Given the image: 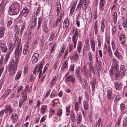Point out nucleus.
<instances>
[{
  "label": "nucleus",
  "instance_id": "f257e3e1",
  "mask_svg": "<svg viewBox=\"0 0 127 127\" xmlns=\"http://www.w3.org/2000/svg\"><path fill=\"white\" fill-rule=\"evenodd\" d=\"M112 60L113 66H111L110 71L112 76L114 75V78L116 79H118L120 75L121 77L124 76L126 71L124 66L121 65L119 71V66L115 58H113Z\"/></svg>",
  "mask_w": 127,
  "mask_h": 127
},
{
  "label": "nucleus",
  "instance_id": "f03ea898",
  "mask_svg": "<svg viewBox=\"0 0 127 127\" xmlns=\"http://www.w3.org/2000/svg\"><path fill=\"white\" fill-rule=\"evenodd\" d=\"M22 48L21 47L20 50L15 49V62L14 59H12L8 71L10 72V75H12L15 73L17 69V65L18 63L19 59L18 57L21 53Z\"/></svg>",
  "mask_w": 127,
  "mask_h": 127
},
{
  "label": "nucleus",
  "instance_id": "7ed1b4c3",
  "mask_svg": "<svg viewBox=\"0 0 127 127\" xmlns=\"http://www.w3.org/2000/svg\"><path fill=\"white\" fill-rule=\"evenodd\" d=\"M20 4L17 2L14 3L10 7L9 13L11 15L17 14L19 12Z\"/></svg>",
  "mask_w": 127,
  "mask_h": 127
},
{
  "label": "nucleus",
  "instance_id": "20e7f679",
  "mask_svg": "<svg viewBox=\"0 0 127 127\" xmlns=\"http://www.w3.org/2000/svg\"><path fill=\"white\" fill-rule=\"evenodd\" d=\"M88 4V1L86 0H80L77 5L76 10L77 11L80 10L81 8L84 10L86 9Z\"/></svg>",
  "mask_w": 127,
  "mask_h": 127
},
{
  "label": "nucleus",
  "instance_id": "39448f33",
  "mask_svg": "<svg viewBox=\"0 0 127 127\" xmlns=\"http://www.w3.org/2000/svg\"><path fill=\"white\" fill-rule=\"evenodd\" d=\"M24 24H22V25H20L18 28V26L17 25H15L14 28V31H16L17 29V30L15 33V35L18 36L19 33V35L20 36H21L22 34L23 31L24 29Z\"/></svg>",
  "mask_w": 127,
  "mask_h": 127
},
{
  "label": "nucleus",
  "instance_id": "423d86ee",
  "mask_svg": "<svg viewBox=\"0 0 127 127\" xmlns=\"http://www.w3.org/2000/svg\"><path fill=\"white\" fill-rule=\"evenodd\" d=\"M78 98V101H76L74 102L75 109L76 112L79 110V108H80V105L81 104L82 99V98L80 96H79Z\"/></svg>",
  "mask_w": 127,
  "mask_h": 127
},
{
  "label": "nucleus",
  "instance_id": "0eeeda50",
  "mask_svg": "<svg viewBox=\"0 0 127 127\" xmlns=\"http://www.w3.org/2000/svg\"><path fill=\"white\" fill-rule=\"evenodd\" d=\"M115 79L114 87L116 90L119 91L121 89V86L122 85L121 84V83L119 80H118L117 79Z\"/></svg>",
  "mask_w": 127,
  "mask_h": 127
},
{
  "label": "nucleus",
  "instance_id": "6e6552de",
  "mask_svg": "<svg viewBox=\"0 0 127 127\" xmlns=\"http://www.w3.org/2000/svg\"><path fill=\"white\" fill-rule=\"evenodd\" d=\"M7 3V1L2 0L0 5V13H2L4 12V9Z\"/></svg>",
  "mask_w": 127,
  "mask_h": 127
},
{
  "label": "nucleus",
  "instance_id": "1a4fd4ad",
  "mask_svg": "<svg viewBox=\"0 0 127 127\" xmlns=\"http://www.w3.org/2000/svg\"><path fill=\"white\" fill-rule=\"evenodd\" d=\"M39 56V54L37 53H34L33 55L32 58L33 64H35L38 61Z\"/></svg>",
  "mask_w": 127,
  "mask_h": 127
},
{
  "label": "nucleus",
  "instance_id": "9d476101",
  "mask_svg": "<svg viewBox=\"0 0 127 127\" xmlns=\"http://www.w3.org/2000/svg\"><path fill=\"white\" fill-rule=\"evenodd\" d=\"M65 80L67 81H71L74 84L75 82V78L73 75H70L68 76Z\"/></svg>",
  "mask_w": 127,
  "mask_h": 127
},
{
  "label": "nucleus",
  "instance_id": "9b49d317",
  "mask_svg": "<svg viewBox=\"0 0 127 127\" xmlns=\"http://www.w3.org/2000/svg\"><path fill=\"white\" fill-rule=\"evenodd\" d=\"M107 95L108 99L110 100L111 99H113L114 97V95L113 94L112 91L109 89L107 91Z\"/></svg>",
  "mask_w": 127,
  "mask_h": 127
},
{
  "label": "nucleus",
  "instance_id": "f8f14e48",
  "mask_svg": "<svg viewBox=\"0 0 127 127\" xmlns=\"http://www.w3.org/2000/svg\"><path fill=\"white\" fill-rule=\"evenodd\" d=\"M0 48L2 51L3 52H5L7 49V47L6 45L1 43H0Z\"/></svg>",
  "mask_w": 127,
  "mask_h": 127
},
{
  "label": "nucleus",
  "instance_id": "ddd939ff",
  "mask_svg": "<svg viewBox=\"0 0 127 127\" xmlns=\"http://www.w3.org/2000/svg\"><path fill=\"white\" fill-rule=\"evenodd\" d=\"M29 9L26 7L24 8L22 11V15L24 16H27L29 13Z\"/></svg>",
  "mask_w": 127,
  "mask_h": 127
},
{
  "label": "nucleus",
  "instance_id": "4468645a",
  "mask_svg": "<svg viewBox=\"0 0 127 127\" xmlns=\"http://www.w3.org/2000/svg\"><path fill=\"white\" fill-rule=\"evenodd\" d=\"M5 30L4 26L2 25L0 27V38H1L4 34V31Z\"/></svg>",
  "mask_w": 127,
  "mask_h": 127
},
{
  "label": "nucleus",
  "instance_id": "2eb2a0df",
  "mask_svg": "<svg viewBox=\"0 0 127 127\" xmlns=\"http://www.w3.org/2000/svg\"><path fill=\"white\" fill-rule=\"evenodd\" d=\"M96 83V81L95 79L94 78H93L92 81L91 82L92 86V90L93 91H94L95 90L94 89L95 87Z\"/></svg>",
  "mask_w": 127,
  "mask_h": 127
},
{
  "label": "nucleus",
  "instance_id": "dca6fc26",
  "mask_svg": "<svg viewBox=\"0 0 127 127\" xmlns=\"http://www.w3.org/2000/svg\"><path fill=\"white\" fill-rule=\"evenodd\" d=\"M78 42L77 47V52L80 53L82 49V43L80 41H78Z\"/></svg>",
  "mask_w": 127,
  "mask_h": 127
},
{
  "label": "nucleus",
  "instance_id": "f3484780",
  "mask_svg": "<svg viewBox=\"0 0 127 127\" xmlns=\"http://www.w3.org/2000/svg\"><path fill=\"white\" fill-rule=\"evenodd\" d=\"M76 118H77V124H80L82 118L81 114L80 113H78L77 115Z\"/></svg>",
  "mask_w": 127,
  "mask_h": 127
},
{
  "label": "nucleus",
  "instance_id": "a211bd4d",
  "mask_svg": "<svg viewBox=\"0 0 127 127\" xmlns=\"http://www.w3.org/2000/svg\"><path fill=\"white\" fill-rule=\"evenodd\" d=\"M71 59L74 61H77L78 60V58L79 57V56L77 53L76 52L75 53L73 56H71Z\"/></svg>",
  "mask_w": 127,
  "mask_h": 127
},
{
  "label": "nucleus",
  "instance_id": "6ab92c4d",
  "mask_svg": "<svg viewBox=\"0 0 127 127\" xmlns=\"http://www.w3.org/2000/svg\"><path fill=\"white\" fill-rule=\"evenodd\" d=\"M11 118L13 119L12 122H14L16 121L18 119V116L17 114L13 113L12 115Z\"/></svg>",
  "mask_w": 127,
  "mask_h": 127
},
{
  "label": "nucleus",
  "instance_id": "aec40b11",
  "mask_svg": "<svg viewBox=\"0 0 127 127\" xmlns=\"http://www.w3.org/2000/svg\"><path fill=\"white\" fill-rule=\"evenodd\" d=\"M43 31L47 32L48 31V28L47 27V23L46 22V21H44V24L43 25Z\"/></svg>",
  "mask_w": 127,
  "mask_h": 127
},
{
  "label": "nucleus",
  "instance_id": "412c9836",
  "mask_svg": "<svg viewBox=\"0 0 127 127\" xmlns=\"http://www.w3.org/2000/svg\"><path fill=\"white\" fill-rule=\"evenodd\" d=\"M90 43H91V46L92 49L93 51H94L95 50V43L93 39L90 40Z\"/></svg>",
  "mask_w": 127,
  "mask_h": 127
},
{
  "label": "nucleus",
  "instance_id": "4be33fe9",
  "mask_svg": "<svg viewBox=\"0 0 127 127\" xmlns=\"http://www.w3.org/2000/svg\"><path fill=\"white\" fill-rule=\"evenodd\" d=\"M78 80L82 85L85 86L86 85V79H85L82 78L81 79V77H80L78 78Z\"/></svg>",
  "mask_w": 127,
  "mask_h": 127
},
{
  "label": "nucleus",
  "instance_id": "5701e85b",
  "mask_svg": "<svg viewBox=\"0 0 127 127\" xmlns=\"http://www.w3.org/2000/svg\"><path fill=\"white\" fill-rule=\"evenodd\" d=\"M43 63L41 62L40 63L38 68V72H40V73L39 74V75L40 76L42 72V68L43 67Z\"/></svg>",
  "mask_w": 127,
  "mask_h": 127
},
{
  "label": "nucleus",
  "instance_id": "b1692460",
  "mask_svg": "<svg viewBox=\"0 0 127 127\" xmlns=\"http://www.w3.org/2000/svg\"><path fill=\"white\" fill-rule=\"evenodd\" d=\"M75 6L76 5L75 4H73V5L72 6L70 9V14H69L70 16H71L72 15V14L75 10Z\"/></svg>",
  "mask_w": 127,
  "mask_h": 127
},
{
  "label": "nucleus",
  "instance_id": "393cba45",
  "mask_svg": "<svg viewBox=\"0 0 127 127\" xmlns=\"http://www.w3.org/2000/svg\"><path fill=\"white\" fill-rule=\"evenodd\" d=\"M84 108L85 110L86 111L88 110L89 107L88 101L86 100V101L83 103Z\"/></svg>",
  "mask_w": 127,
  "mask_h": 127
},
{
  "label": "nucleus",
  "instance_id": "a878e982",
  "mask_svg": "<svg viewBox=\"0 0 127 127\" xmlns=\"http://www.w3.org/2000/svg\"><path fill=\"white\" fill-rule=\"evenodd\" d=\"M68 65V62L67 60H65L64 62V63L63 64L62 67V69L64 71V68L66 67Z\"/></svg>",
  "mask_w": 127,
  "mask_h": 127
},
{
  "label": "nucleus",
  "instance_id": "bb28decb",
  "mask_svg": "<svg viewBox=\"0 0 127 127\" xmlns=\"http://www.w3.org/2000/svg\"><path fill=\"white\" fill-rule=\"evenodd\" d=\"M29 45H26L23 52V53L24 55H26L27 54L28 50V48Z\"/></svg>",
  "mask_w": 127,
  "mask_h": 127
},
{
  "label": "nucleus",
  "instance_id": "cd10ccee",
  "mask_svg": "<svg viewBox=\"0 0 127 127\" xmlns=\"http://www.w3.org/2000/svg\"><path fill=\"white\" fill-rule=\"evenodd\" d=\"M47 109V107L45 105L42 106L41 108V111L42 114H43L46 111Z\"/></svg>",
  "mask_w": 127,
  "mask_h": 127
},
{
  "label": "nucleus",
  "instance_id": "c85d7f7f",
  "mask_svg": "<svg viewBox=\"0 0 127 127\" xmlns=\"http://www.w3.org/2000/svg\"><path fill=\"white\" fill-rule=\"evenodd\" d=\"M14 45H13V44H10L9 47V50L7 53H10L14 49Z\"/></svg>",
  "mask_w": 127,
  "mask_h": 127
},
{
  "label": "nucleus",
  "instance_id": "c756f323",
  "mask_svg": "<svg viewBox=\"0 0 127 127\" xmlns=\"http://www.w3.org/2000/svg\"><path fill=\"white\" fill-rule=\"evenodd\" d=\"M10 54V53H7L4 61L5 64H6L9 58V56Z\"/></svg>",
  "mask_w": 127,
  "mask_h": 127
},
{
  "label": "nucleus",
  "instance_id": "7c9ffc66",
  "mask_svg": "<svg viewBox=\"0 0 127 127\" xmlns=\"http://www.w3.org/2000/svg\"><path fill=\"white\" fill-rule=\"evenodd\" d=\"M71 121L73 122L76 121L75 115L74 113H72L70 115Z\"/></svg>",
  "mask_w": 127,
  "mask_h": 127
},
{
  "label": "nucleus",
  "instance_id": "2f4dec72",
  "mask_svg": "<svg viewBox=\"0 0 127 127\" xmlns=\"http://www.w3.org/2000/svg\"><path fill=\"white\" fill-rule=\"evenodd\" d=\"M117 13L116 12L114 13L113 14V20L114 21V23H115L117 22Z\"/></svg>",
  "mask_w": 127,
  "mask_h": 127
},
{
  "label": "nucleus",
  "instance_id": "473e14b6",
  "mask_svg": "<svg viewBox=\"0 0 127 127\" xmlns=\"http://www.w3.org/2000/svg\"><path fill=\"white\" fill-rule=\"evenodd\" d=\"M21 73L22 72L20 71H19L17 72L15 78V79L16 80H17L19 79L21 75Z\"/></svg>",
  "mask_w": 127,
  "mask_h": 127
},
{
  "label": "nucleus",
  "instance_id": "72a5a7b5",
  "mask_svg": "<svg viewBox=\"0 0 127 127\" xmlns=\"http://www.w3.org/2000/svg\"><path fill=\"white\" fill-rule=\"evenodd\" d=\"M64 23L65 24V27L67 28L69 24L68 19L67 18H66L64 22Z\"/></svg>",
  "mask_w": 127,
  "mask_h": 127
},
{
  "label": "nucleus",
  "instance_id": "f704fd0d",
  "mask_svg": "<svg viewBox=\"0 0 127 127\" xmlns=\"http://www.w3.org/2000/svg\"><path fill=\"white\" fill-rule=\"evenodd\" d=\"M105 27V25L104 23L103 20H102L101 21V29L102 32H103L104 31V27Z\"/></svg>",
  "mask_w": 127,
  "mask_h": 127
},
{
  "label": "nucleus",
  "instance_id": "c9c22d12",
  "mask_svg": "<svg viewBox=\"0 0 127 127\" xmlns=\"http://www.w3.org/2000/svg\"><path fill=\"white\" fill-rule=\"evenodd\" d=\"M56 7L57 8L56 10H57L58 12L59 11H60L61 9V5L59 2L57 3L56 5Z\"/></svg>",
  "mask_w": 127,
  "mask_h": 127
},
{
  "label": "nucleus",
  "instance_id": "e433bc0d",
  "mask_svg": "<svg viewBox=\"0 0 127 127\" xmlns=\"http://www.w3.org/2000/svg\"><path fill=\"white\" fill-rule=\"evenodd\" d=\"M101 66V63L100 61L96 63L95 65V66L96 67V68H97L98 69H100Z\"/></svg>",
  "mask_w": 127,
  "mask_h": 127
},
{
  "label": "nucleus",
  "instance_id": "4c0bfd02",
  "mask_svg": "<svg viewBox=\"0 0 127 127\" xmlns=\"http://www.w3.org/2000/svg\"><path fill=\"white\" fill-rule=\"evenodd\" d=\"M108 53L109 54V56L111 57L112 55V51L110 47V46L109 45L107 48Z\"/></svg>",
  "mask_w": 127,
  "mask_h": 127
},
{
  "label": "nucleus",
  "instance_id": "58836bf2",
  "mask_svg": "<svg viewBox=\"0 0 127 127\" xmlns=\"http://www.w3.org/2000/svg\"><path fill=\"white\" fill-rule=\"evenodd\" d=\"M55 46L56 44H53L52 46H51V48L50 52L49 53V55L50 56L51 55L52 53L53 52Z\"/></svg>",
  "mask_w": 127,
  "mask_h": 127
},
{
  "label": "nucleus",
  "instance_id": "ea45409f",
  "mask_svg": "<svg viewBox=\"0 0 127 127\" xmlns=\"http://www.w3.org/2000/svg\"><path fill=\"white\" fill-rule=\"evenodd\" d=\"M11 90L10 89H8L6 92L5 93L4 96L6 97L9 94L11 93Z\"/></svg>",
  "mask_w": 127,
  "mask_h": 127
},
{
  "label": "nucleus",
  "instance_id": "a19ab883",
  "mask_svg": "<svg viewBox=\"0 0 127 127\" xmlns=\"http://www.w3.org/2000/svg\"><path fill=\"white\" fill-rule=\"evenodd\" d=\"M72 40L73 43V48H75L76 45L77 40L76 38H72Z\"/></svg>",
  "mask_w": 127,
  "mask_h": 127
},
{
  "label": "nucleus",
  "instance_id": "79ce46f5",
  "mask_svg": "<svg viewBox=\"0 0 127 127\" xmlns=\"http://www.w3.org/2000/svg\"><path fill=\"white\" fill-rule=\"evenodd\" d=\"M92 63L91 62H88V64L89 67L88 69H93L94 66L92 65Z\"/></svg>",
  "mask_w": 127,
  "mask_h": 127
},
{
  "label": "nucleus",
  "instance_id": "37998d69",
  "mask_svg": "<svg viewBox=\"0 0 127 127\" xmlns=\"http://www.w3.org/2000/svg\"><path fill=\"white\" fill-rule=\"evenodd\" d=\"M58 64V60H57L54 63L53 66V69L55 70H56Z\"/></svg>",
  "mask_w": 127,
  "mask_h": 127
},
{
  "label": "nucleus",
  "instance_id": "c03bdc74",
  "mask_svg": "<svg viewBox=\"0 0 127 127\" xmlns=\"http://www.w3.org/2000/svg\"><path fill=\"white\" fill-rule=\"evenodd\" d=\"M121 98V96L120 95H117L115 97L114 100L115 102H117Z\"/></svg>",
  "mask_w": 127,
  "mask_h": 127
},
{
  "label": "nucleus",
  "instance_id": "a18cd8bd",
  "mask_svg": "<svg viewBox=\"0 0 127 127\" xmlns=\"http://www.w3.org/2000/svg\"><path fill=\"white\" fill-rule=\"evenodd\" d=\"M69 49V52H70L72 50L75 48H73V46L72 44L70 43L69 44L68 46Z\"/></svg>",
  "mask_w": 127,
  "mask_h": 127
},
{
  "label": "nucleus",
  "instance_id": "49530a36",
  "mask_svg": "<svg viewBox=\"0 0 127 127\" xmlns=\"http://www.w3.org/2000/svg\"><path fill=\"white\" fill-rule=\"evenodd\" d=\"M42 20V18L41 17L39 18L38 20L37 29H39V28L40 27L41 25V23Z\"/></svg>",
  "mask_w": 127,
  "mask_h": 127
},
{
  "label": "nucleus",
  "instance_id": "de8ad7c7",
  "mask_svg": "<svg viewBox=\"0 0 127 127\" xmlns=\"http://www.w3.org/2000/svg\"><path fill=\"white\" fill-rule=\"evenodd\" d=\"M125 107L124 104L123 103H121L120 105V109L122 111H123L125 110Z\"/></svg>",
  "mask_w": 127,
  "mask_h": 127
},
{
  "label": "nucleus",
  "instance_id": "09e8293b",
  "mask_svg": "<svg viewBox=\"0 0 127 127\" xmlns=\"http://www.w3.org/2000/svg\"><path fill=\"white\" fill-rule=\"evenodd\" d=\"M74 64H73L71 65L70 67L69 70V71H73L74 70Z\"/></svg>",
  "mask_w": 127,
  "mask_h": 127
},
{
  "label": "nucleus",
  "instance_id": "8fccbe9b",
  "mask_svg": "<svg viewBox=\"0 0 127 127\" xmlns=\"http://www.w3.org/2000/svg\"><path fill=\"white\" fill-rule=\"evenodd\" d=\"M62 110L61 109H60L59 110L57 111V115L59 117H60L62 114Z\"/></svg>",
  "mask_w": 127,
  "mask_h": 127
},
{
  "label": "nucleus",
  "instance_id": "3c124183",
  "mask_svg": "<svg viewBox=\"0 0 127 127\" xmlns=\"http://www.w3.org/2000/svg\"><path fill=\"white\" fill-rule=\"evenodd\" d=\"M89 76L90 79L91 78L92 74L91 73H93L94 74L93 69H89Z\"/></svg>",
  "mask_w": 127,
  "mask_h": 127
},
{
  "label": "nucleus",
  "instance_id": "603ef678",
  "mask_svg": "<svg viewBox=\"0 0 127 127\" xmlns=\"http://www.w3.org/2000/svg\"><path fill=\"white\" fill-rule=\"evenodd\" d=\"M102 119L101 118H99L97 122V124L99 125V126L100 127L102 126Z\"/></svg>",
  "mask_w": 127,
  "mask_h": 127
},
{
  "label": "nucleus",
  "instance_id": "864d4df0",
  "mask_svg": "<svg viewBox=\"0 0 127 127\" xmlns=\"http://www.w3.org/2000/svg\"><path fill=\"white\" fill-rule=\"evenodd\" d=\"M55 34L54 32H53L51 34L49 38V40L51 41H52L53 40L54 38V35Z\"/></svg>",
  "mask_w": 127,
  "mask_h": 127
},
{
  "label": "nucleus",
  "instance_id": "5fc2aeb1",
  "mask_svg": "<svg viewBox=\"0 0 127 127\" xmlns=\"http://www.w3.org/2000/svg\"><path fill=\"white\" fill-rule=\"evenodd\" d=\"M56 95V93L55 92V91H53L52 92V93L51 94L50 97V98H53L54 97H55Z\"/></svg>",
  "mask_w": 127,
  "mask_h": 127
},
{
  "label": "nucleus",
  "instance_id": "6e6d98bb",
  "mask_svg": "<svg viewBox=\"0 0 127 127\" xmlns=\"http://www.w3.org/2000/svg\"><path fill=\"white\" fill-rule=\"evenodd\" d=\"M6 110H8V111L11 110L12 109L11 105L10 104L6 106Z\"/></svg>",
  "mask_w": 127,
  "mask_h": 127
},
{
  "label": "nucleus",
  "instance_id": "4d7b16f0",
  "mask_svg": "<svg viewBox=\"0 0 127 127\" xmlns=\"http://www.w3.org/2000/svg\"><path fill=\"white\" fill-rule=\"evenodd\" d=\"M56 76L54 77L52 80V81L50 83L51 86L53 85L54 83L56 81Z\"/></svg>",
  "mask_w": 127,
  "mask_h": 127
},
{
  "label": "nucleus",
  "instance_id": "13d9d810",
  "mask_svg": "<svg viewBox=\"0 0 127 127\" xmlns=\"http://www.w3.org/2000/svg\"><path fill=\"white\" fill-rule=\"evenodd\" d=\"M88 58L89 61L90 62H91L93 63V61L92 59V55H91V53L90 52H89L88 54Z\"/></svg>",
  "mask_w": 127,
  "mask_h": 127
},
{
  "label": "nucleus",
  "instance_id": "bf43d9fd",
  "mask_svg": "<svg viewBox=\"0 0 127 127\" xmlns=\"http://www.w3.org/2000/svg\"><path fill=\"white\" fill-rule=\"evenodd\" d=\"M104 5L99 4V8L100 11H102L104 9Z\"/></svg>",
  "mask_w": 127,
  "mask_h": 127
},
{
  "label": "nucleus",
  "instance_id": "052dcab7",
  "mask_svg": "<svg viewBox=\"0 0 127 127\" xmlns=\"http://www.w3.org/2000/svg\"><path fill=\"white\" fill-rule=\"evenodd\" d=\"M44 40V36L42 35V38L40 40V45L41 46H42L43 44V41Z\"/></svg>",
  "mask_w": 127,
  "mask_h": 127
},
{
  "label": "nucleus",
  "instance_id": "680f3d73",
  "mask_svg": "<svg viewBox=\"0 0 127 127\" xmlns=\"http://www.w3.org/2000/svg\"><path fill=\"white\" fill-rule=\"evenodd\" d=\"M88 74L89 73H88L87 71L83 73V75L84 77L88 79H89Z\"/></svg>",
  "mask_w": 127,
  "mask_h": 127
},
{
  "label": "nucleus",
  "instance_id": "e2e57ef3",
  "mask_svg": "<svg viewBox=\"0 0 127 127\" xmlns=\"http://www.w3.org/2000/svg\"><path fill=\"white\" fill-rule=\"evenodd\" d=\"M80 70V66L77 67V68L75 70L76 73H77V75H78L80 74L79 72Z\"/></svg>",
  "mask_w": 127,
  "mask_h": 127
},
{
  "label": "nucleus",
  "instance_id": "0e129e2a",
  "mask_svg": "<svg viewBox=\"0 0 127 127\" xmlns=\"http://www.w3.org/2000/svg\"><path fill=\"white\" fill-rule=\"evenodd\" d=\"M127 19H126L125 20H124L123 22L122 25V26L124 27H126V25L127 24Z\"/></svg>",
  "mask_w": 127,
  "mask_h": 127
},
{
  "label": "nucleus",
  "instance_id": "69168bd1",
  "mask_svg": "<svg viewBox=\"0 0 127 127\" xmlns=\"http://www.w3.org/2000/svg\"><path fill=\"white\" fill-rule=\"evenodd\" d=\"M124 35L123 34L121 33V34L119 36V40H121L124 39Z\"/></svg>",
  "mask_w": 127,
  "mask_h": 127
},
{
  "label": "nucleus",
  "instance_id": "338daca9",
  "mask_svg": "<svg viewBox=\"0 0 127 127\" xmlns=\"http://www.w3.org/2000/svg\"><path fill=\"white\" fill-rule=\"evenodd\" d=\"M24 102L21 99H20L19 100V107L21 108L22 105L23 103Z\"/></svg>",
  "mask_w": 127,
  "mask_h": 127
},
{
  "label": "nucleus",
  "instance_id": "774afa93",
  "mask_svg": "<svg viewBox=\"0 0 127 127\" xmlns=\"http://www.w3.org/2000/svg\"><path fill=\"white\" fill-rule=\"evenodd\" d=\"M123 126H124L126 127L127 126V120L125 119L123 121Z\"/></svg>",
  "mask_w": 127,
  "mask_h": 127
}]
</instances>
